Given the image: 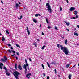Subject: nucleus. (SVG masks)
<instances>
[{"instance_id": "obj_28", "label": "nucleus", "mask_w": 79, "mask_h": 79, "mask_svg": "<svg viewBox=\"0 0 79 79\" xmlns=\"http://www.w3.org/2000/svg\"><path fill=\"white\" fill-rule=\"evenodd\" d=\"M16 47H19V45L17 44H16Z\"/></svg>"}, {"instance_id": "obj_42", "label": "nucleus", "mask_w": 79, "mask_h": 79, "mask_svg": "<svg viewBox=\"0 0 79 79\" xmlns=\"http://www.w3.org/2000/svg\"><path fill=\"white\" fill-rule=\"evenodd\" d=\"M48 29H50V28H51V27H50L49 26H48Z\"/></svg>"}, {"instance_id": "obj_2", "label": "nucleus", "mask_w": 79, "mask_h": 79, "mask_svg": "<svg viewBox=\"0 0 79 79\" xmlns=\"http://www.w3.org/2000/svg\"><path fill=\"white\" fill-rule=\"evenodd\" d=\"M13 74L15 76V77L16 79H19L18 78V75H19L20 73L18 72H17V71H15L14 72Z\"/></svg>"}, {"instance_id": "obj_50", "label": "nucleus", "mask_w": 79, "mask_h": 79, "mask_svg": "<svg viewBox=\"0 0 79 79\" xmlns=\"http://www.w3.org/2000/svg\"><path fill=\"white\" fill-rule=\"evenodd\" d=\"M42 34L43 35H44V33L43 32H42Z\"/></svg>"}, {"instance_id": "obj_14", "label": "nucleus", "mask_w": 79, "mask_h": 79, "mask_svg": "<svg viewBox=\"0 0 79 79\" xmlns=\"http://www.w3.org/2000/svg\"><path fill=\"white\" fill-rule=\"evenodd\" d=\"M25 67H26V66L27 67V66H29V64H28V63H27L26 64H24V68H25Z\"/></svg>"}, {"instance_id": "obj_13", "label": "nucleus", "mask_w": 79, "mask_h": 79, "mask_svg": "<svg viewBox=\"0 0 79 79\" xmlns=\"http://www.w3.org/2000/svg\"><path fill=\"white\" fill-rule=\"evenodd\" d=\"M6 74L7 76H10V73H6Z\"/></svg>"}, {"instance_id": "obj_15", "label": "nucleus", "mask_w": 79, "mask_h": 79, "mask_svg": "<svg viewBox=\"0 0 79 79\" xmlns=\"http://www.w3.org/2000/svg\"><path fill=\"white\" fill-rule=\"evenodd\" d=\"M50 64H55V62H51Z\"/></svg>"}, {"instance_id": "obj_64", "label": "nucleus", "mask_w": 79, "mask_h": 79, "mask_svg": "<svg viewBox=\"0 0 79 79\" xmlns=\"http://www.w3.org/2000/svg\"><path fill=\"white\" fill-rule=\"evenodd\" d=\"M77 45H79V44H77Z\"/></svg>"}, {"instance_id": "obj_25", "label": "nucleus", "mask_w": 79, "mask_h": 79, "mask_svg": "<svg viewBox=\"0 0 79 79\" xmlns=\"http://www.w3.org/2000/svg\"><path fill=\"white\" fill-rule=\"evenodd\" d=\"M69 64H67L66 65V67L68 68H69Z\"/></svg>"}, {"instance_id": "obj_47", "label": "nucleus", "mask_w": 79, "mask_h": 79, "mask_svg": "<svg viewBox=\"0 0 79 79\" xmlns=\"http://www.w3.org/2000/svg\"><path fill=\"white\" fill-rule=\"evenodd\" d=\"M25 62L26 64L27 63V60H26V59H25Z\"/></svg>"}, {"instance_id": "obj_10", "label": "nucleus", "mask_w": 79, "mask_h": 79, "mask_svg": "<svg viewBox=\"0 0 79 79\" xmlns=\"http://www.w3.org/2000/svg\"><path fill=\"white\" fill-rule=\"evenodd\" d=\"M64 22H65V23H66V25L67 26H69V24H70V23L69 22H68L66 21H65Z\"/></svg>"}, {"instance_id": "obj_53", "label": "nucleus", "mask_w": 79, "mask_h": 79, "mask_svg": "<svg viewBox=\"0 0 79 79\" xmlns=\"http://www.w3.org/2000/svg\"><path fill=\"white\" fill-rule=\"evenodd\" d=\"M10 48L11 49V50H13V48L12 47H11Z\"/></svg>"}, {"instance_id": "obj_9", "label": "nucleus", "mask_w": 79, "mask_h": 79, "mask_svg": "<svg viewBox=\"0 0 79 79\" xmlns=\"http://www.w3.org/2000/svg\"><path fill=\"white\" fill-rule=\"evenodd\" d=\"M2 66H3V63H1L0 64V69H2Z\"/></svg>"}, {"instance_id": "obj_56", "label": "nucleus", "mask_w": 79, "mask_h": 79, "mask_svg": "<svg viewBox=\"0 0 79 79\" xmlns=\"http://www.w3.org/2000/svg\"><path fill=\"white\" fill-rule=\"evenodd\" d=\"M16 60H18V57H16Z\"/></svg>"}, {"instance_id": "obj_18", "label": "nucleus", "mask_w": 79, "mask_h": 79, "mask_svg": "<svg viewBox=\"0 0 79 79\" xmlns=\"http://www.w3.org/2000/svg\"><path fill=\"white\" fill-rule=\"evenodd\" d=\"M17 64H15V69H17Z\"/></svg>"}, {"instance_id": "obj_5", "label": "nucleus", "mask_w": 79, "mask_h": 79, "mask_svg": "<svg viewBox=\"0 0 79 79\" xmlns=\"http://www.w3.org/2000/svg\"><path fill=\"white\" fill-rule=\"evenodd\" d=\"M29 76H31V74L30 73H28V74H27L26 76V77H27L28 79H29L30 78V77H29Z\"/></svg>"}, {"instance_id": "obj_26", "label": "nucleus", "mask_w": 79, "mask_h": 79, "mask_svg": "<svg viewBox=\"0 0 79 79\" xmlns=\"http://www.w3.org/2000/svg\"><path fill=\"white\" fill-rule=\"evenodd\" d=\"M46 21L47 23V24H48V19H46Z\"/></svg>"}, {"instance_id": "obj_7", "label": "nucleus", "mask_w": 79, "mask_h": 79, "mask_svg": "<svg viewBox=\"0 0 79 79\" xmlns=\"http://www.w3.org/2000/svg\"><path fill=\"white\" fill-rule=\"evenodd\" d=\"M75 10V8L74 7H71L70 9V11H73V10Z\"/></svg>"}, {"instance_id": "obj_32", "label": "nucleus", "mask_w": 79, "mask_h": 79, "mask_svg": "<svg viewBox=\"0 0 79 79\" xmlns=\"http://www.w3.org/2000/svg\"><path fill=\"white\" fill-rule=\"evenodd\" d=\"M47 79H50V77L49 76H47Z\"/></svg>"}, {"instance_id": "obj_12", "label": "nucleus", "mask_w": 79, "mask_h": 79, "mask_svg": "<svg viewBox=\"0 0 79 79\" xmlns=\"http://www.w3.org/2000/svg\"><path fill=\"white\" fill-rule=\"evenodd\" d=\"M71 76H72V75L71 74H69L68 76V78L69 79H71Z\"/></svg>"}, {"instance_id": "obj_36", "label": "nucleus", "mask_w": 79, "mask_h": 79, "mask_svg": "<svg viewBox=\"0 0 79 79\" xmlns=\"http://www.w3.org/2000/svg\"><path fill=\"white\" fill-rule=\"evenodd\" d=\"M57 46L58 47V48H60V44H57Z\"/></svg>"}, {"instance_id": "obj_4", "label": "nucleus", "mask_w": 79, "mask_h": 79, "mask_svg": "<svg viewBox=\"0 0 79 79\" xmlns=\"http://www.w3.org/2000/svg\"><path fill=\"white\" fill-rule=\"evenodd\" d=\"M4 59H1V61H3V62H6V61H7L8 60V59L5 56H4Z\"/></svg>"}, {"instance_id": "obj_3", "label": "nucleus", "mask_w": 79, "mask_h": 79, "mask_svg": "<svg viewBox=\"0 0 79 79\" xmlns=\"http://www.w3.org/2000/svg\"><path fill=\"white\" fill-rule=\"evenodd\" d=\"M46 6H48L47 8L48 9V11H49V13H52V9H51V7L49 3H47L46 5Z\"/></svg>"}, {"instance_id": "obj_55", "label": "nucleus", "mask_w": 79, "mask_h": 79, "mask_svg": "<svg viewBox=\"0 0 79 79\" xmlns=\"http://www.w3.org/2000/svg\"><path fill=\"white\" fill-rule=\"evenodd\" d=\"M66 2H67V3H69L68 1V0H66Z\"/></svg>"}, {"instance_id": "obj_30", "label": "nucleus", "mask_w": 79, "mask_h": 79, "mask_svg": "<svg viewBox=\"0 0 79 79\" xmlns=\"http://www.w3.org/2000/svg\"><path fill=\"white\" fill-rule=\"evenodd\" d=\"M55 29H56V30H58V29L57 28V27H56V26H55Z\"/></svg>"}, {"instance_id": "obj_57", "label": "nucleus", "mask_w": 79, "mask_h": 79, "mask_svg": "<svg viewBox=\"0 0 79 79\" xmlns=\"http://www.w3.org/2000/svg\"><path fill=\"white\" fill-rule=\"evenodd\" d=\"M38 16H40V14H38Z\"/></svg>"}, {"instance_id": "obj_24", "label": "nucleus", "mask_w": 79, "mask_h": 79, "mask_svg": "<svg viewBox=\"0 0 79 79\" xmlns=\"http://www.w3.org/2000/svg\"><path fill=\"white\" fill-rule=\"evenodd\" d=\"M33 21H34V23H37V20H36L35 19H33Z\"/></svg>"}, {"instance_id": "obj_52", "label": "nucleus", "mask_w": 79, "mask_h": 79, "mask_svg": "<svg viewBox=\"0 0 79 79\" xmlns=\"http://www.w3.org/2000/svg\"><path fill=\"white\" fill-rule=\"evenodd\" d=\"M66 30L68 31H69V29H68V28H66Z\"/></svg>"}, {"instance_id": "obj_51", "label": "nucleus", "mask_w": 79, "mask_h": 79, "mask_svg": "<svg viewBox=\"0 0 79 79\" xmlns=\"http://www.w3.org/2000/svg\"><path fill=\"white\" fill-rule=\"evenodd\" d=\"M72 19H76V17H73Z\"/></svg>"}, {"instance_id": "obj_1", "label": "nucleus", "mask_w": 79, "mask_h": 79, "mask_svg": "<svg viewBox=\"0 0 79 79\" xmlns=\"http://www.w3.org/2000/svg\"><path fill=\"white\" fill-rule=\"evenodd\" d=\"M61 47V49L62 50H63V52H64L66 55H68V53H69V51L67 48L66 47H64L62 46V45H61L60 46Z\"/></svg>"}, {"instance_id": "obj_62", "label": "nucleus", "mask_w": 79, "mask_h": 79, "mask_svg": "<svg viewBox=\"0 0 79 79\" xmlns=\"http://www.w3.org/2000/svg\"><path fill=\"white\" fill-rule=\"evenodd\" d=\"M28 69L29 71V68L28 67Z\"/></svg>"}, {"instance_id": "obj_21", "label": "nucleus", "mask_w": 79, "mask_h": 79, "mask_svg": "<svg viewBox=\"0 0 79 79\" xmlns=\"http://www.w3.org/2000/svg\"><path fill=\"white\" fill-rule=\"evenodd\" d=\"M77 11H75L74 12V15H77Z\"/></svg>"}, {"instance_id": "obj_43", "label": "nucleus", "mask_w": 79, "mask_h": 79, "mask_svg": "<svg viewBox=\"0 0 79 79\" xmlns=\"http://www.w3.org/2000/svg\"><path fill=\"white\" fill-rule=\"evenodd\" d=\"M43 76L44 77H45V74L44 73H43Z\"/></svg>"}, {"instance_id": "obj_44", "label": "nucleus", "mask_w": 79, "mask_h": 79, "mask_svg": "<svg viewBox=\"0 0 79 79\" xmlns=\"http://www.w3.org/2000/svg\"><path fill=\"white\" fill-rule=\"evenodd\" d=\"M38 14H36L35 15V16L36 17H37V16H38Z\"/></svg>"}, {"instance_id": "obj_8", "label": "nucleus", "mask_w": 79, "mask_h": 79, "mask_svg": "<svg viewBox=\"0 0 79 79\" xmlns=\"http://www.w3.org/2000/svg\"><path fill=\"white\" fill-rule=\"evenodd\" d=\"M18 68L19 69H20V70H22V67L20 65H19L18 66Z\"/></svg>"}, {"instance_id": "obj_16", "label": "nucleus", "mask_w": 79, "mask_h": 79, "mask_svg": "<svg viewBox=\"0 0 79 79\" xmlns=\"http://www.w3.org/2000/svg\"><path fill=\"white\" fill-rule=\"evenodd\" d=\"M47 64L49 68H50V64L48 63V62H47Z\"/></svg>"}, {"instance_id": "obj_17", "label": "nucleus", "mask_w": 79, "mask_h": 79, "mask_svg": "<svg viewBox=\"0 0 79 79\" xmlns=\"http://www.w3.org/2000/svg\"><path fill=\"white\" fill-rule=\"evenodd\" d=\"M45 46L44 45L43 47H42L41 48V49L42 50H44V48H45Z\"/></svg>"}, {"instance_id": "obj_46", "label": "nucleus", "mask_w": 79, "mask_h": 79, "mask_svg": "<svg viewBox=\"0 0 79 79\" xmlns=\"http://www.w3.org/2000/svg\"><path fill=\"white\" fill-rule=\"evenodd\" d=\"M76 18H78V16L77 15H76Z\"/></svg>"}, {"instance_id": "obj_40", "label": "nucleus", "mask_w": 79, "mask_h": 79, "mask_svg": "<svg viewBox=\"0 0 79 79\" xmlns=\"http://www.w3.org/2000/svg\"><path fill=\"white\" fill-rule=\"evenodd\" d=\"M7 45H8V46H9V47H11V45L10 44H8Z\"/></svg>"}, {"instance_id": "obj_27", "label": "nucleus", "mask_w": 79, "mask_h": 79, "mask_svg": "<svg viewBox=\"0 0 79 79\" xmlns=\"http://www.w3.org/2000/svg\"><path fill=\"white\" fill-rule=\"evenodd\" d=\"M41 66L43 68V69H44V65L43 64H42Z\"/></svg>"}, {"instance_id": "obj_58", "label": "nucleus", "mask_w": 79, "mask_h": 79, "mask_svg": "<svg viewBox=\"0 0 79 79\" xmlns=\"http://www.w3.org/2000/svg\"><path fill=\"white\" fill-rule=\"evenodd\" d=\"M39 26H40V27H41V24Z\"/></svg>"}, {"instance_id": "obj_39", "label": "nucleus", "mask_w": 79, "mask_h": 79, "mask_svg": "<svg viewBox=\"0 0 79 79\" xmlns=\"http://www.w3.org/2000/svg\"><path fill=\"white\" fill-rule=\"evenodd\" d=\"M16 54L17 55H19V52H16Z\"/></svg>"}, {"instance_id": "obj_6", "label": "nucleus", "mask_w": 79, "mask_h": 79, "mask_svg": "<svg viewBox=\"0 0 79 79\" xmlns=\"http://www.w3.org/2000/svg\"><path fill=\"white\" fill-rule=\"evenodd\" d=\"M27 31L28 32V35H29L30 34V32L29 31V29L28 28V27H27Z\"/></svg>"}, {"instance_id": "obj_48", "label": "nucleus", "mask_w": 79, "mask_h": 79, "mask_svg": "<svg viewBox=\"0 0 79 79\" xmlns=\"http://www.w3.org/2000/svg\"><path fill=\"white\" fill-rule=\"evenodd\" d=\"M6 71H5V73H7V72L8 71V70H7V69H6Z\"/></svg>"}, {"instance_id": "obj_45", "label": "nucleus", "mask_w": 79, "mask_h": 79, "mask_svg": "<svg viewBox=\"0 0 79 79\" xmlns=\"http://www.w3.org/2000/svg\"><path fill=\"white\" fill-rule=\"evenodd\" d=\"M29 60L30 61L32 62V60H31V58H29Z\"/></svg>"}, {"instance_id": "obj_54", "label": "nucleus", "mask_w": 79, "mask_h": 79, "mask_svg": "<svg viewBox=\"0 0 79 79\" xmlns=\"http://www.w3.org/2000/svg\"><path fill=\"white\" fill-rule=\"evenodd\" d=\"M77 27L78 28H79V25H77Z\"/></svg>"}, {"instance_id": "obj_23", "label": "nucleus", "mask_w": 79, "mask_h": 79, "mask_svg": "<svg viewBox=\"0 0 79 79\" xmlns=\"http://www.w3.org/2000/svg\"><path fill=\"white\" fill-rule=\"evenodd\" d=\"M33 45L35 46V47H37V43H35L33 44Z\"/></svg>"}, {"instance_id": "obj_34", "label": "nucleus", "mask_w": 79, "mask_h": 79, "mask_svg": "<svg viewBox=\"0 0 79 79\" xmlns=\"http://www.w3.org/2000/svg\"><path fill=\"white\" fill-rule=\"evenodd\" d=\"M60 11H62V8L61 7H60Z\"/></svg>"}, {"instance_id": "obj_11", "label": "nucleus", "mask_w": 79, "mask_h": 79, "mask_svg": "<svg viewBox=\"0 0 79 79\" xmlns=\"http://www.w3.org/2000/svg\"><path fill=\"white\" fill-rule=\"evenodd\" d=\"M74 34L75 35H76V36H78V35H79V34L77 33L74 32Z\"/></svg>"}, {"instance_id": "obj_63", "label": "nucleus", "mask_w": 79, "mask_h": 79, "mask_svg": "<svg viewBox=\"0 0 79 79\" xmlns=\"http://www.w3.org/2000/svg\"><path fill=\"white\" fill-rule=\"evenodd\" d=\"M19 4H21V3H20V2H19Z\"/></svg>"}, {"instance_id": "obj_38", "label": "nucleus", "mask_w": 79, "mask_h": 79, "mask_svg": "<svg viewBox=\"0 0 79 79\" xmlns=\"http://www.w3.org/2000/svg\"><path fill=\"white\" fill-rule=\"evenodd\" d=\"M6 32L7 33V34H9V32H8V30H6Z\"/></svg>"}, {"instance_id": "obj_37", "label": "nucleus", "mask_w": 79, "mask_h": 79, "mask_svg": "<svg viewBox=\"0 0 79 79\" xmlns=\"http://www.w3.org/2000/svg\"><path fill=\"white\" fill-rule=\"evenodd\" d=\"M8 51L9 53H11V50H10V49H9Z\"/></svg>"}, {"instance_id": "obj_59", "label": "nucleus", "mask_w": 79, "mask_h": 79, "mask_svg": "<svg viewBox=\"0 0 79 79\" xmlns=\"http://www.w3.org/2000/svg\"><path fill=\"white\" fill-rule=\"evenodd\" d=\"M2 10H4V9L3 8H2Z\"/></svg>"}, {"instance_id": "obj_49", "label": "nucleus", "mask_w": 79, "mask_h": 79, "mask_svg": "<svg viewBox=\"0 0 79 79\" xmlns=\"http://www.w3.org/2000/svg\"><path fill=\"white\" fill-rule=\"evenodd\" d=\"M61 38H62V39H64V37H63V36H61Z\"/></svg>"}, {"instance_id": "obj_61", "label": "nucleus", "mask_w": 79, "mask_h": 79, "mask_svg": "<svg viewBox=\"0 0 79 79\" xmlns=\"http://www.w3.org/2000/svg\"><path fill=\"white\" fill-rule=\"evenodd\" d=\"M1 2L2 3H3V1H1Z\"/></svg>"}, {"instance_id": "obj_22", "label": "nucleus", "mask_w": 79, "mask_h": 79, "mask_svg": "<svg viewBox=\"0 0 79 79\" xmlns=\"http://www.w3.org/2000/svg\"><path fill=\"white\" fill-rule=\"evenodd\" d=\"M25 72H27V69H26V66L25 65Z\"/></svg>"}, {"instance_id": "obj_60", "label": "nucleus", "mask_w": 79, "mask_h": 79, "mask_svg": "<svg viewBox=\"0 0 79 79\" xmlns=\"http://www.w3.org/2000/svg\"><path fill=\"white\" fill-rule=\"evenodd\" d=\"M12 56H15L13 55H11Z\"/></svg>"}, {"instance_id": "obj_33", "label": "nucleus", "mask_w": 79, "mask_h": 79, "mask_svg": "<svg viewBox=\"0 0 79 79\" xmlns=\"http://www.w3.org/2000/svg\"><path fill=\"white\" fill-rule=\"evenodd\" d=\"M54 71H55V73L56 74V73H57V72H56V69H54Z\"/></svg>"}, {"instance_id": "obj_20", "label": "nucleus", "mask_w": 79, "mask_h": 79, "mask_svg": "<svg viewBox=\"0 0 79 79\" xmlns=\"http://www.w3.org/2000/svg\"><path fill=\"white\" fill-rule=\"evenodd\" d=\"M4 40H5V38H4V36H3L2 37V41H4Z\"/></svg>"}, {"instance_id": "obj_31", "label": "nucleus", "mask_w": 79, "mask_h": 79, "mask_svg": "<svg viewBox=\"0 0 79 79\" xmlns=\"http://www.w3.org/2000/svg\"><path fill=\"white\" fill-rule=\"evenodd\" d=\"M67 40H65V44L66 45H67Z\"/></svg>"}, {"instance_id": "obj_41", "label": "nucleus", "mask_w": 79, "mask_h": 79, "mask_svg": "<svg viewBox=\"0 0 79 79\" xmlns=\"http://www.w3.org/2000/svg\"><path fill=\"white\" fill-rule=\"evenodd\" d=\"M12 52L14 53H15V51H14L13 50H11Z\"/></svg>"}, {"instance_id": "obj_19", "label": "nucleus", "mask_w": 79, "mask_h": 79, "mask_svg": "<svg viewBox=\"0 0 79 79\" xmlns=\"http://www.w3.org/2000/svg\"><path fill=\"white\" fill-rule=\"evenodd\" d=\"M22 17H23V16H22V15L21 16L20 18H18V19H20V20L21 19V18H22Z\"/></svg>"}, {"instance_id": "obj_35", "label": "nucleus", "mask_w": 79, "mask_h": 79, "mask_svg": "<svg viewBox=\"0 0 79 79\" xmlns=\"http://www.w3.org/2000/svg\"><path fill=\"white\" fill-rule=\"evenodd\" d=\"M19 6V5L18 4L16 3V7H18V6Z\"/></svg>"}, {"instance_id": "obj_29", "label": "nucleus", "mask_w": 79, "mask_h": 79, "mask_svg": "<svg viewBox=\"0 0 79 79\" xmlns=\"http://www.w3.org/2000/svg\"><path fill=\"white\" fill-rule=\"evenodd\" d=\"M3 69H5V70H6V69H6V67H5V66H4V67H3Z\"/></svg>"}]
</instances>
